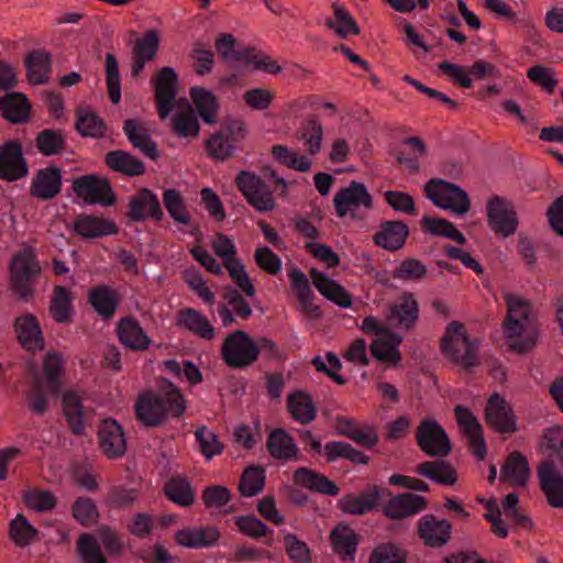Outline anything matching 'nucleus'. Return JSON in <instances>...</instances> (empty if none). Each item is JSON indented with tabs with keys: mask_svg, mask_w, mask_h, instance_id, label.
<instances>
[{
	"mask_svg": "<svg viewBox=\"0 0 563 563\" xmlns=\"http://www.w3.org/2000/svg\"><path fill=\"white\" fill-rule=\"evenodd\" d=\"M542 441L548 455L555 459L563 468V427L554 426L544 429Z\"/></svg>",
	"mask_w": 563,
	"mask_h": 563,
	"instance_id": "64",
	"label": "nucleus"
},
{
	"mask_svg": "<svg viewBox=\"0 0 563 563\" xmlns=\"http://www.w3.org/2000/svg\"><path fill=\"white\" fill-rule=\"evenodd\" d=\"M77 551L82 563H108L97 539L87 532L79 536Z\"/></svg>",
	"mask_w": 563,
	"mask_h": 563,
	"instance_id": "61",
	"label": "nucleus"
},
{
	"mask_svg": "<svg viewBox=\"0 0 563 563\" xmlns=\"http://www.w3.org/2000/svg\"><path fill=\"white\" fill-rule=\"evenodd\" d=\"M409 552L401 544L383 542L371 552L367 563H408Z\"/></svg>",
	"mask_w": 563,
	"mask_h": 563,
	"instance_id": "55",
	"label": "nucleus"
},
{
	"mask_svg": "<svg viewBox=\"0 0 563 563\" xmlns=\"http://www.w3.org/2000/svg\"><path fill=\"white\" fill-rule=\"evenodd\" d=\"M27 79L32 85H44L52 70V56L44 49H34L25 56Z\"/></svg>",
	"mask_w": 563,
	"mask_h": 563,
	"instance_id": "43",
	"label": "nucleus"
},
{
	"mask_svg": "<svg viewBox=\"0 0 563 563\" xmlns=\"http://www.w3.org/2000/svg\"><path fill=\"white\" fill-rule=\"evenodd\" d=\"M164 493L169 500L183 507H189L195 501V492L186 477H172L165 484Z\"/></svg>",
	"mask_w": 563,
	"mask_h": 563,
	"instance_id": "58",
	"label": "nucleus"
},
{
	"mask_svg": "<svg viewBox=\"0 0 563 563\" xmlns=\"http://www.w3.org/2000/svg\"><path fill=\"white\" fill-rule=\"evenodd\" d=\"M310 277L317 290L328 300L334 302L341 308L352 306L351 294L336 280L330 278L327 274L317 268L310 269Z\"/></svg>",
	"mask_w": 563,
	"mask_h": 563,
	"instance_id": "34",
	"label": "nucleus"
},
{
	"mask_svg": "<svg viewBox=\"0 0 563 563\" xmlns=\"http://www.w3.org/2000/svg\"><path fill=\"white\" fill-rule=\"evenodd\" d=\"M338 217L344 218L349 210L364 206L366 209L373 207V199L363 183L351 181L347 187L341 188L333 198Z\"/></svg>",
	"mask_w": 563,
	"mask_h": 563,
	"instance_id": "23",
	"label": "nucleus"
},
{
	"mask_svg": "<svg viewBox=\"0 0 563 563\" xmlns=\"http://www.w3.org/2000/svg\"><path fill=\"white\" fill-rule=\"evenodd\" d=\"M416 472L441 485H454L457 481L456 470L443 459L420 463Z\"/></svg>",
	"mask_w": 563,
	"mask_h": 563,
	"instance_id": "46",
	"label": "nucleus"
},
{
	"mask_svg": "<svg viewBox=\"0 0 563 563\" xmlns=\"http://www.w3.org/2000/svg\"><path fill=\"white\" fill-rule=\"evenodd\" d=\"M530 476L528 459L520 452L510 453L501 467L500 479L514 486H525Z\"/></svg>",
	"mask_w": 563,
	"mask_h": 563,
	"instance_id": "47",
	"label": "nucleus"
},
{
	"mask_svg": "<svg viewBox=\"0 0 563 563\" xmlns=\"http://www.w3.org/2000/svg\"><path fill=\"white\" fill-rule=\"evenodd\" d=\"M162 383L165 396L147 390L135 399V418L145 428L161 427L169 416L180 418L186 411L187 404L180 389L166 378H162Z\"/></svg>",
	"mask_w": 563,
	"mask_h": 563,
	"instance_id": "1",
	"label": "nucleus"
},
{
	"mask_svg": "<svg viewBox=\"0 0 563 563\" xmlns=\"http://www.w3.org/2000/svg\"><path fill=\"white\" fill-rule=\"evenodd\" d=\"M38 530L31 525L27 518L18 514L10 522L8 528L9 539L18 548H26L38 540Z\"/></svg>",
	"mask_w": 563,
	"mask_h": 563,
	"instance_id": "51",
	"label": "nucleus"
},
{
	"mask_svg": "<svg viewBox=\"0 0 563 563\" xmlns=\"http://www.w3.org/2000/svg\"><path fill=\"white\" fill-rule=\"evenodd\" d=\"M123 133L129 142L139 148L152 161L159 158L161 154L156 142L151 137L148 129L139 119H126L123 123Z\"/></svg>",
	"mask_w": 563,
	"mask_h": 563,
	"instance_id": "31",
	"label": "nucleus"
},
{
	"mask_svg": "<svg viewBox=\"0 0 563 563\" xmlns=\"http://www.w3.org/2000/svg\"><path fill=\"white\" fill-rule=\"evenodd\" d=\"M189 95L203 122L207 124H213L219 111V103L216 96L211 91L199 86L191 87Z\"/></svg>",
	"mask_w": 563,
	"mask_h": 563,
	"instance_id": "50",
	"label": "nucleus"
},
{
	"mask_svg": "<svg viewBox=\"0 0 563 563\" xmlns=\"http://www.w3.org/2000/svg\"><path fill=\"white\" fill-rule=\"evenodd\" d=\"M421 230L433 236H443L455 241L457 244H465L466 238L456 227L446 219L423 216L420 220Z\"/></svg>",
	"mask_w": 563,
	"mask_h": 563,
	"instance_id": "52",
	"label": "nucleus"
},
{
	"mask_svg": "<svg viewBox=\"0 0 563 563\" xmlns=\"http://www.w3.org/2000/svg\"><path fill=\"white\" fill-rule=\"evenodd\" d=\"M163 203L169 217L180 224H190L191 216L187 209L181 192L175 188H168L163 191Z\"/></svg>",
	"mask_w": 563,
	"mask_h": 563,
	"instance_id": "57",
	"label": "nucleus"
},
{
	"mask_svg": "<svg viewBox=\"0 0 563 563\" xmlns=\"http://www.w3.org/2000/svg\"><path fill=\"white\" fill-rule=\"evenodd\" d=\"M159 44V33L155 29L147 30L136 40L132 49L131 76L133 78L140 77L146 63L156 57Z\"/></svg>",
	"mask_w": 563,
	"mask_h": 563,
	"instance_id": "25",
	"label": "nucleus"
},
{
	"mask_svg": "<svg viewBox=\"0 0 563 563\" xmlns=\"http://www.w3.org/2000/svg\"><path fill=\"white\" fill-rule=\"evenodd\" d=\"M332 9L333 18H328L324 23L328 29L333 30L341 38L360 34L358 24L344 4L333 2Z\"/></svg>",
	"mask_w": 563,
	"mask_h": 563,
	"instance_id": "49",
	"label": "nucleus"
},
{
	"mask_svg": "<svg viewBox=\"0 0 563 563\" xmlns=\"http://www.w3.org/2000/svg\"><path fill=\"white\" fill-rule=\"evenodd\" d=\"M409 233L408 224L401 220L383 221L373 235V242L386 251L396 252L404 247Z\"/></svg>",
	"mask_w": 563,
	"mask_h": 563,
	"instance_id": "29",
	"label": "nucleus"
},
{
	"mask_svg": "<svg viewBox=\"0 0 563 563\" xmlns=\"http://www.w3.org/2000/svg\"><path fill=\"white\" fill-rule=\"evenodd\" d=\"M246 134L247 130L243 120L225 118L220 130L206 141L209 156L221 162L235 156L236 150Z\"/></svg>",
	"mask_w": 563,
	"mask_h": 563,
	"instance_id": "5",
	"label": "nucleus"
},
{
	"mask_svg": "<svg viewBox=\"0 0 563 563\" xmlns=\"http://www.w3.org/2000/svg\"><path fill=\"white\" fill-rule=\"evenodd\" d=\"M507 314L503 328L507 338H520L531 323L532 305L528 299L516 294H506Z\"/></svg>",
	"mask_w": 563,
	"mask_h": 563,
	"instance_id": "15",
	"label": "nucleus"
},
{
	"mask_svg": "<svg viewBox=\"0 0 563 563\" xmlns=\"http://www.w3.org/2000/svg\"><path fill=\"white\" fill-rule=\"evenodd\" d=\"M35 147L44 156H55L66 148L65 133L59 129H45L36 134Z\"/></svg>",
	"mask_w": 563,
	"mask_h": 563,
	"instance_id": "54",
	"label": "nucleus"
},
{
	"mask_svg": "<svg viewBox=\"0 0 563 563\" xmlns=\"http://www.w3.org/2000/svg\"><path fill=\"white\" fill-rule=\"evenodd\" d=\"M452 523L448 519H438L428 514L417 522V534L423 544L429 548H442L452 537Z\"/></svg>",
	"mask_w": 563,
	"mask_h": 563,
	"instance_id": "18",
	"label": "nucleus"
},
{
	"mask_svg": "<svg viewBox=\"0 0 563 563\" xmlns=\"http://www.w3.org/2000/svg\"><path fill=\"white\" fill-rule=\"evenodd\" d=\"M178 75L173 67H162L151 79L155 92V102L159 119L168 117L174 108L178 89Z\"/></svg>",
	"mask_w": 563,
	"mask_h": 563,
	"instance_id": "16",
	"label": "nucleus"
},
{
	"mask_svg": "<svg viewBox=\"0 0 563 563\" xmlns=\"http://www.w3.org/2000/svg\"><path fill=\"white\" fill-rule=\"evenodd\" d=\"M265 470L260 465L247 466L240 478L238 489L244 497H252L265 488Z\"/></svg>",
	"mask_w": 563,
	"mask_h": 563,
	"instance_id": "59",
	"label": "nucleus"
},
{
	"mask_svg": "<svg viewBox=\"0 0 563 563\" xmlns=\"http://www.w3.org/2000/svg\"><path fill=\"white\" fill-rule=\"evenodd\" d=\"M301 139L306 141L310 155H316L321 150L323 128L316 115L309 117L300 128Z\"/></svg>",
	"mask_w": 563,
	"mask_h": 563,
	"instance_id": "62",
	"label": "nucleus"
},
{
	"mask_svg": "<svg viewBox=\"0 0 563 563\" xmlns=\"http://www.w3.org/2000/svg\"><path fill=\"white\" fill-rule=\"evenodd\" d=\"M73 230L78 236L87 240H93L118 234L119 227L110 219L80 213L73 222Z\"/></svg>",
	"mask_w": 563,
	"mask_h": 563,
	"instance_id": "26",
	"label": "nucleus"
},
{
	"mask_svg": "<svg viewBox=\"0 0 563 563\" xmlns=\"http://www.w3.org/2000/svg\"><path fill=\"white\" fill-rule=\"evenodd\" d=\"M97 437L100 450L108 459L115 460L125 454L126 440L123 428L117 420H102Z\"/></svg>",
	"mask_w": 563,
	"mask_h": 563,
	"instance_id": "21",
	"label": "nucleus"
},
{
	"mask_svg": "<svg viewBox=\"0 0 563 563\" xmlns=\"http://www.w3.org/2000/svg\"><path fill=\"white\" fill-rule=\"evenodd\" d=\"M290 416L302 424H309L317 417V408L309 393L298 389L287 397Z\"/></svg>",
	"mask_w": 563,
	"mask_h": 563,
	"instance_id": "44",
	"label": "nucleus"
},
{
	"mask_svg": "<svg viewBox=\"0 0 563 563\" xmlns=\"http://www.w3.org/2000/svg\"><path fill=\"white\" fill-rule=\"evenodd\" d=\"M10 289L22 300L29 301L34 295L32 280L42 267L32 247H24L14 253L9 263Z\"/></svg>",
	"mask_w": 563,
	"mask_h": 563,
	"instance_id": "4",
	"label": "nucleus"
},
{
	"mask_svg": "<svg viewBox=\"0 0 563 563\" xmlns=\"http://www.w3.org/2000/svg\"><path fill=\"white\" fill-rule=\"evenodd\" d=\"M75 195L86 205L110 207L117 202V196L110 180L97 174H86L71 181Z\"/></svg>",
	"mask_w": 563,
	"mask_h": 563,
	"instance_id": "8",
	"label": "nucleus"
},
{
	"mask_svg": "<svg viewBox=\"0 0 563 563\" xmlns=\"http://www.w3.org/2000/svg\"><path fill=\"white\" fill-rule=\"evenodd\" d=\"M333 551L343 559H353L358 543V534L347 525H339L330 532Z\"/></svg>",
	"mask_w": 563,
	"mask_h": 563,
	"instance_id": "48",
	"label": "nucleus"
},
{
	"mask_svg": "<svg viewBox=\"0 0 563 563\" xmlns=\"http://www.w3.org/2000/svg\"><path fill=\"white\" fill-rule=\"evenodd\" d=\"M176 324L208 341L216 336V330L208 318L194 308L180 310L176 317Z\"/></svg>",
	"mask_w": 563,
	"mask_h": 563,
	"instance_id": "38",
	"label": "nucleus"
},
{
	"mask_svg": "<svg viewBox=\"0 0 563 563\" xmlns=\"http://www.w3.org/2000/svg\"><path fill=\"white\" fill-rule=\"evenodd\" d=\"M16 339L23 349L34 352L42 351L45 342L37 318L32 313L20 316L14 321Z\"/></svg>",
	"mask_w": 563,
	"mask_h": 563,
	"instance_id": "30",
	"label": "nucleus"
},
{
	"mask_svg": "<svg viewBox=\"0 0 563 563\" xmlns=\"http://www.w3.org/2000/svg\"><path fill=\"white\" fill-rule=\"evenodd\" d=\"M104 164L111 170L125 176L135 177L145 173L144 163L130 152L115 150L104 155Z\"/></svg>",
	"mask_w": 563,
	"mask_h": 563,
	"instance_id": "41",
	"label": "nucleus"
},
{
	"mask_svg": "<svg viewBox=\"0 0 563 563\" xmlns=\"http://www.w3.org/2000/svg\"><path fill=\"white\" fill-rule=\"evenodd\" d=\"M87 301L103 320H110L119 307L120 295L111 286L99 285L88 291Z\"/></svg>",
	"mask_w": 563,
	"mask_h": 563,
	"instance_id": "35",
	"label": "nucleus"
},
{
	"mask_svg": "<svg viewBox=\"0 0 563 563\" xmlns=\"http://www.w3.org/2000/svg\"><path fill=\"white\" fill-rule=\"evenodd\" d=\"M424 194L432 203L444 210H452L459 216L467 213L471 200L460 186L441 178H432L424 185Z\"/></svg>",
	"mask_w": 563,
	"mask_h": 563,
	"instance_id": "7",
	"label": "nucleus"
},
{
	"mask_svg": "<svg viewBox=\"0 0 563 563\" xmlns=\"http://www.w3.org/2000/svg\"><path fill=\"white\" fill-rule=\"evenodd\" d=\"M220 354L230 368H246L258 360L256 339L246 331L235 330L223 340Z\"/></svg>",
	"mask_w": 563,
	"mask_h": 563,
	"instance_id": "6",
	"label": "nucleus"
},
{
	"mask_svg": "<svg viewBox=\"0 0 563 563\" xmlns=\"http://www.w3.org/2000/svg\"><path fill=\"white\" fill-rule=\"evenodd\" d=\"M235 185L246 202L257 212L263 213L276 208V200L268 185L253 172L241 170L236 175Z\"/></svg>",
	"mask_w": 563,
	"mask_h": 563,
	"instance_id": "9",
	"label": "nucleus"
},
{
	"mask_svg": "<svg viewBox=\"0 0 563 563\" xmlns=\"http://www.w3.org/2000/svg\"><path fill=\"white\" fill-rule=\"evenodd\" d=\"M126 217L132 222H143L148 218L159 222L164 211L157 196L151 189L142 188L130 198Z\"/></svg>",
	"mask_w": 563,
	"mask_h": 563,
	"instance_id": "19",
	"label": "nucleus"
},
{
	"mask_svg": "<svg viewBox=\"0 0 563 563\" xmlns=\"http://www.w3.org/2000/svg\"><path fill=\"white\" fill-rule=\"evenodd\" d=\"M454 413L459 427L468 439L470 445L472 446V453L477 457V460L483 461L487 454V446L483 437V428L478 419L467 407L461 405L454 408Z\"/></svg>",
	"mask_w": 563,
	"mask_h": 563,
	"instance_id": "20",
	"label": "nucleus"
},
{
	"mask_svg": "<svg viewBox=\"0 0 563 563\" xmlns=\"http://www.w3.org/2000/svg\"><path fill=\"white\" fill-rule=\"evenodd\" d=\"M235 43L236 40L230 33H222L216 38V49L224 62L232 63V66L239 69H246L250 65H253L254 69H261L267 74L277 75L282 73V66L269 56L257 53L256 48L252 46L236 51L234 49Z\"/></svg>",
	"mask_w": 563,
	"mask_h": 563,
	"instance_id": "3",
	"label": "nucleus"
},
{
	"mask_svg": "<svg viewBox=\"0 0 563 563\" xmlns=\"http://www.w3.org/2000/svg\"><path fill=\"white\" fill-rule=\"evenodd\" d=\"M391 275L400 280H421L427 277L428 271L420 260L407 257L395 267Z\"/></svg>",
	"mask_w": 563,
	"mask_h": 563,
	"instance_id": "63",
	"label": "nucleus"
},
{
	"mask_svg": "<svg viewBox=\"0 0 563 563\" xmlns=\"http://www.w3.org/2000/svg\"><path fill=\"white\" fill-rule=\"evenodd\" d=\"M440 350L453 364L465 371L479 365L478 343L472 341L464 323L451 321L440 340Z\"/></svg>",
	"mask_w": 563,
	"mask_h": 563,
	"instance_id": "2",
	"label": "nucleus"
},
{
	"mask_svg": "<svg viewBox=\"0 0 563 563\" xmlns=\"http://www.w3.org/2000/svg\"><path fill=\"white\" fill-rule=\"evenodd\" d=\"M488 227L497 235L508 238L518 229V217L512 203L499 196H493L486 205Z\"/></svg>",
	"mask_w": 563,
	"mask_h": 563,
	"instance_id": "13",
	"label": "nucleus"
},
{
	"mask_svg": "<svg viewBox=\"0 0 563 563\" xmlns=\"http://www.w3.org/2000/svg\"><path fill=\"white\" fill-rule=\"evenodd\" d=\"M119 341L132 351L148 349L151 339L134 317H124L117 324Z\"/></svg>",
	"mask_w": 563,
	"mask_h": 563,
	"instance_id": "37",
	"label": "nucleus"
},
{
	"mask_svg": "<svg viewBox=\"0 0 563 563\" xmlns=\"http://www.w3.org/2000/svg\"><path fill=\"white\" fill-rule=\"evenodd\" d=\"M64 372L62 357L55 352H48L43 361V373L46 378L47 391L53 397L62 393L60 376Z\"/></svg>",
	"mask_w": 563,
	"mask_h": 563,
	"instance_id": "56",
	"label": "nucleus"
},
{
	"mask_svg": "<svg viewBox=\"0 0 563 563\" xmlns=\"http://www.w3.org/2000/svg\"><path fill=\"white\" fill-rule=\"evenodd\" d=\"M391 490L379 485H368L358 495L350 493L338 500V508L343 514L364 516L373 512L380 506V500L390 497Z\"/></svg>",
	"mask_w": 563,
	"mask_h": 563,
	"instance_id": "11",
	"label": "nucleus"
},
{
	"mask_svg": "<svg viewBox=\"0 0 563 563\" xmlns=\"http://www.w3.org/2000/svg\"><path fill=\"white\" fill-rule=\"evenodd\" d=\"M268 453L276 460H298V448L284 429L273 430L266 442Z\"/></svg>",
	"mask_w": 563,
	"mask_h": 563,
	"instance_id": "45",
	"label": "nucleus"
},
{
	"mask_svg": "<svg viewBox=\"0 0 563 563\" xmlns=\"http://www.w3.org/2000/svg\"><path fill=\"white\" fill-rule=\"evenodd\" d=\"M29 164L19 139H11L0 145V179L13 183L26 177Z\"/></svg>",
	"mask_w": 563,
	"mask_h": 563,
	"instance_id": "14",
	"label": "nucleus"
},
{
	"mask_svg": "<svg viewBox=\"0 0 563 563\" xmlns=\"http://www.w3.org/2000/svg\"><path fill=\"white\" fill-rule=\"evenodd\" d=\"M220 530L214 526L187 527L174 534L175 542L187 549H208L218 544Z\"/></svg>",
	"mask_w": 563,
	"mask_h": 563,
	"instance_id": "27",
	"label": "nucleus"
},
{
	"mask_svg": "<svg viewBox=\"0 0 563 563\" xmlns=\"http://www.w3.org/2000/svg\"><path fill=\"white\" fill-rule=\"evenodd\" d=\"M418 446L428 456L444 457L452 451L451 441L443 427L434 419H423L416 430Z\"/></svg>",
	"mask_w": 563,
	"mask_h": 563,
	"instance_id": "10",
	"label": "nucleus"
},
{
	"mask_svg": "<svg viewBox=\"0 0 563 563\" xmlns=\"http://www.w3.org/2000/svg\"><path fill=\"white\" fill-rule=\"evenodd\" d=\"M324 456L328 463L334 462L339 459L347 460L353 464L366 465L369 457L362 451L353 448L345 441H330L324 445Z\"/></svg>",
	"mask_w": 563,
	"mask_h": 563,
	"instance_id": "53",
	"label": "nucleus"
},
{
	"mask_svg": "<svg viewBox=\"0 0 563 563\" xmlns=\"http://www.w3.org/2000/svg\"><path fill=\"white\" fill-rule=\"evenodd\" d=\"M388 500L382 506L383 515L390 520H402L413 517L426 510L429 501L424 496L415 493H401L390 495Z\"/></svg>",
	"mask_w": 563,
	"mask_h": 563,
	"instance_id": "17",
	"label": "nucleus"
},
{
	"mask_svg": "<svg viewBox=\"0 0 563 563\" xmlns=\"http://www.w3.org/2000/svg\"><path fill=\"white\" fill-rule=\"evenodd\" d=\"M484 419L486 424L499 434H512L518 430L517 416L511 405L498 393L489 396Z\"/></svg>",
	"mask_w": 563,
	"mask_h": 563,
	"instance_id": "12",
	"label": "nucleus"
},
{
	"mask_svg": "<svg viewBox=\"0 0 563 563\" xmlns=\"http://www.w3.org/2000/svg\"><path fill=\"white\" fill-rule=\"evenodd\" d=\"M31 110L32 106L23 92H7L0 97V115L12 124L29 122Z\"/></svg>",
	"mask_w": 563,
	"mask_h": 563,
	"instance_id": "32",
	"label": "nucleus"
},
{
	"mask_svg": "<svg viewBox=\"0 0 563 563\" xmlns=\"http://www.w3.org/2000/svg\"><path fill=\"white\" fill-rule=\"evenodd\" d=\"M386 319L394 328L405 331L411 330L419 319V303L415 295L404 291L398 301L389 307Z\"/></svg>",
	"mask_w": 563,
	"mask_h": 563,
	"instance_id": "22",
	"label": "nucleus"
},
{
	"mask_svg": "<svg viewBox=\"0 0 563 563\" xmlns=\"http://www.w3.org/2000/svg\"><path fill=\"white\" fill-rule=\"evenodd\" d=\"M48 311L55 322L59 324L71 323L74 306L70 290L62 285L54 286Z\"/></svg>",
	"mask_w": 563,
	"mask_h": 563,
	"instance_id": "42",
	"label": "nucleus"
},
{
	"mask_svg": "<svg viewBox=\"0 0 563 563\" xmlns=\"http://www.w3.org/2000/svg\"><path fill=\"white\" fill-rule=\"evenodd\" d=\"M60 406L67 426L73 434L81 437L86 433L85 407L81 396L73 389L65 390L62 395Z\"/></svg>",
	"mask_w": 563,
	"mask_h": 563,
	"instance_id": "33",
	"label": "nucleus"
},
{
	"mask_svg": "<svg viewBox=\"0 0 563 563\" xmlns=\"http://www.w3.org/2000/svg\"><path fill=\"white\" fill-rule=\"evenodd\" d=\"M538 477L548 504L554 508H563V475L558 472L552 461H544L538 466Z\"/></svg>",
	"mask_w": 563,
	"mask_h": 563,
	"instance_id": "28",
	"label": "nucleus"
},
{
	"mask_svg": "<svg viewBox=\"0 0 563 563\" xmlns=\"http://www.w3.org/2000/svg\"><path fill=\"white\" fill-rule=\"evenodd\" d=\"M106 85L110 101L118 104L121 100V76L118 58L108 53L104 60Z\"/></svg>",
	"mask_w": 563,
	"mask_h": 563,
	"instance_id": "60",
	"label": "nucleus"
},
{
	"mask_svg": "<svg viewBox=\"0 0 563 563\" xmlns=\"http://www.w3.org/2000/svg\"><path fill=\"white\" fill-rule=\"evenodd\" d=\"M294 484L325 496H336L339 486L325 475L308 467H298L292 475Z\"/></svg>",
	"mask_w": 563,
	"mask_h": 563,
	"instance_id": "36",
	"label": "nucleus"
},
{
	"mask_svg": "<svg viewBox=\"0 0 563 563\" xmlns=\"http://www.w3.org/2000/svg\"><path fill=\"white\" fill-rule=\"evenodd\" d=\"M402 342V336L393 331H386L384 336L376 338L369 345V351L373 357L380 362L397 365L401 355L398 346Z\"/></svg>",
	"mask_w": 563,
	"mask_h": 563,
	"instance_id": "39",
	"label": "nucleus"
},
{
	"mask_svg": "<svg viewBox=\"0 0 563 563\" xmlns=\"http://www.w3.org/2000/svg\"><path fill=\"white\" fill-rule=\"evenodd\" d=\"M62 169L55 165L40 168L30 186V196L41 200H51L62 191Z\"/></svg>",
	"mask_w": 563,
	"mask_h": 563,
	"instance_id": "24",
	"label": "nucleus"
},
{
	"mask_svg": "<svg viewBox=\"0 0 563 563\" xmlns=\"http://www.w3.org/2000/svg\"><path fill=\"white\" fill-rule=\"evenodd\" d=\"M75 117V130L82 137L102 139L106 135V122L96 111L88 107H78Z\"/></svg>",
	"mask_w": 563,
	"mask_h": 563,
	"instance_id": "40",
	"label": "nucleus"
}]
</instances>
